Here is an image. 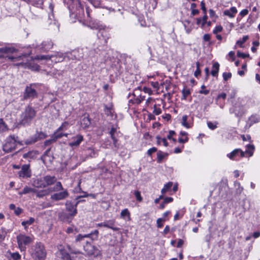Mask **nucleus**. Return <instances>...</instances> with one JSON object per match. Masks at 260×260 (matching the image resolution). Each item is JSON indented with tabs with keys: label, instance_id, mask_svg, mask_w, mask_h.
<instances>
[{
	"label": "nucleus",
	"instance_id": "obj_1",
	"mask_svg": "<svg viewBox=\"0 0 260 260\" xmlns=\"http://www.w3.org/2000/svg\"><path fill=\"white\" fill-rule=\"evenodd\" d=\"M99 231L97 230L88 234H78L75 238V243L83 244V249L88 255L94 254L95 247L91 245L90 241L98 239Z\"/></svg>",
	"mask_w": 260,
	"mask_h": 260
},
{
	"label": "nucleus",
	"instance_id": "obj_2",
	"mask_svg": "<svg viewBox=\"0 0 260 260\" xmlns=\"http://www.w3.org/2000/svg\"><path fill=\"white\" fill-rule=\"evenodd\" d=\"M37 112L30 105L27 106L19 115L17 123V127H26L30 126L36 116Z\"/></svg>",
	"mask_w": 260,
	"mask_h": 260
},
{
	"label": "nucleus",
	"instance_id": "obj_3",
	"mask_svg": "<svg viewBox=\"0 0 260 260\" xmlns=\"http://www.w3.org/2000/svg\"><path fill=\"white\" fill-rule=\"evenodd\" d=\"M32 185L36 188H44L49 186V191H58L63 190L60 182L54 184V180H34Z\"/></svg>",
	"mask_w": 260,
	"mask_h": 260
},
{
	"label": "nucleus",
	"instance_id": "obj_4",
	"mask_svg": "<svg viewBox=\"0 0 260 260\" xmlns=\"http://www.w3.org/2000/svg\"><path fill=\"white\" fill-rule=\"evenodd\" d=\"M30 253L34 260H44L46 257V251L41 242L37 243L31 247Z\"/></svg>",
	"mask_w": 260,
	"mask_h": 260
},
{
	"label": "nucleus",
	"instance_id": "obj_5",
	"mask_svg": "<svg viewBox=\"0 0 260 260\" xmlns=\"http://www.w3.org/2000/svg\"><path fill=\"white\" fill-rule=\"evenodd\" d=\"M87 26L92 29H98V36H102L106 42L107 39L109 38V34L105 29V27L98 20H91L88 22Z\"/></svg>",
	"mask_w": 260,
	"mask_h": 260
},
{
	"label": "nucleus",
	"instance_id": "obj_6",
	"mask_svg": "<svg viewBox=\"0 0 260 260\" xmlns=\"http://www.w3.org/2000/svg\"><path fill=\"white\" fill-rule=\"evenodd\" d=\"M247 149L245 151H243L240 149H235L232 152L227 154V156L232 160H235L236 157L239 155L243 157L245 156V153H248L249 156H251L253 155V151L254 150V146L252 145H248L247 146Z\"/></svg>",
	"mask_w": 260,
	"mask_h": 260
},
{
	"label": "nucleus",
	"instance_id": "obj_7",
	"mask_svg": "<svg viewBox=\"0 0 260 260\" xmlns=\"http://www.w3.org/2000/svg\"><path fill=\"white\" fill-rule=\"evenodd\" d=\"M18 137L15 135H10L6 140L5 143L3 145V149L6 152H10L16 148V143L18 141Z\"/></svg>",
	"mask_w": 260,
	"mask_h": 260
},
{
	"label": "nucleus",
	"instance_id": "obj_8",
	"mask_svg": "<svg viewBox=\"0 0 260 260\" xmlns=\"http://www.w3.org/2000/svg\"><path fill=\"white\" fill-rule=\"evenodd\" d=\"M38 84L31 83L26 86L23 92L24 100H32L37 98L38 93L36 90Z\"/></svg>",
	"mask_w": 260,
	"mask_h": 260
},
{
	"label": "nucleus",
	"instance_id": "obj_9",
	"mask_svg": "<svg viewBox=\"0 0 260 260\" xmlns=\"http://www.w3.org/2000/svg\"><path fill=\"white\" fill-rule=\"evenodd\" d=\"M30 54V53H25L24 54H22L21 55L14 56V55H10V56H6V57H8V58L14 61H20L16 64L17 66H22L23 67H26L27 66V57Z\"/></svg>",
	"mask_w": 260,
	"mask_h": 260
},
{
	"label": "nucleus",
	"instance_id": "obj_10",
	"mask_svg": "<svg viewBox=\"0 0 260 260\" xmlns=\"http://www.w3.org/2000/svg\"><path fill=\"white\" fill-rule=\"evenodd\" d=\"M16 239L19 248L21 251H25L26 250L25 246L32 241L30 237L22 234L17 236Z\"/></svg>",
	"mask_w": 260,
	"mask_h": 260
},
{
	"label": "nucleus",
	"instance_id": "obj_11",
	"mask_svg": "<svg viewBox=\"0 0 260 260\" xmlns=\"http://www.w3.org/2000/svg\"><path fill=\"white\" fill-rule=\"evenodd\" d=\"M45 137V135L42 133H36L35 134L29 137V138L25 140L24 144L26 145L32 144L39 140L43 139Z\"/></svg>",
	"mask_w": 260,
	"mask_h": 260
},
{
	"label": "nucleus",
	"instance_id": "obj_12",
	"mask_svg": "<svg viewBox=\"0 0 260 260\" xmlns=\"http://www.w3.org/2000/svg\"><path fill=\"white\" fill-rule=\"evenodd\" d=\"M19 177L22 178H30L31 172L29 165L26 164L22 166L21 170L18 173Z\"/></svg>",
	"mask_w": 260,
	"mask_h": 260
},
{
	"label": "nucleus",
	"instance_id": "obj_13",
	"mask_svg": "<svg viewBox=\"0 0 260 260\" xmlns=\"http://www.w3.org/2000/svg\"><path fill=\"white\" fill-rule=\"evenodd\" d=\"M56 256L62 260H73L68 252L60 245L58 247V250L56 253Z\"/></svg>",
	"mask_w": 260,
	"mask_h": 260
},
{
	"label": "nucleus",
	"instance_id": "obj_14",
	"mask_svg": "<svg viewBox=\"0 0 260 260\" xmlns=\"http://www.w3.org/2000/svg\"><path fill=\"white\" fill-rule=\"evenodd\" d=\"M72 141L69 143V146L72 148L78 147L83 141V136L80 134H78L74 136L71 139Z\"/></svg>",
	"mask_w": 260,
	"mask_h": 260
},
{
	"label": "nucleus",
	"instance_id": "obj_15",
	"mask_svg": "<svg viewBox=\"0 0 260 260\" xmlns=\"http://www.w3.org/2000/svg\"><path fill=\"white\" fill-rule=\"evenodd\" d=\"M80 202V201H78L75 205H73L70 201H67L66 202V210L70 212V215L71 216H74L76 215L77 213V206Z\"/></svg>",
	"mask_w": 260,
	"mask_h": 260
},
{
	"label": "nucleus",
	"instance_id": "obj_16",
	"mask_svg": "<svg viewBox=\"0 0 260 260\" xmlns=\"http://www.w3.org/2000/svg\"><path fill=\"white\" fill-rule=\"evenodd\" d=\"M69 196V193L68 191L65 189L62 191L54 193L52 194L51 197V198L54 201H59L62 200L66 198H67Z\"/></svg>",
	"mask_w": 260,
	"mask_h": 260
},
{
	"label": "nucleus",
	"instance_id": "obj_17",
	"mask_svg": "<svg viewBox=\"0 0 260 260\" xmlns=\"http://www.w3.org/2000/svg\"><path fill=\"white\" fill-rule=\"evenodd\" d=\"M230 113H234L236 117H241L245 113L244 108L243 106H236L230 109Z\"/></svg>",
	"mask_w": 260,
	"mask_h": 260
},
{
	"label": "nucleus",
	"instance_id": "obj_18",
	"mask_svg": "<svg viewBox=\"0 0 260 260\" xmlns=\"http://www.w3.org/2000/svg\"><path fill=\"white\" fill-rule=\"evenodd\" d=\"M51 56H53L54 57H51V61L55 63L62 61L65 57L64 54L59 52H55V53L51 54Z\"/></svg>",
	"mask_w": 260,
	"mask_h": 260
},
{
	"label": "nucleus",
	"instance_id": "obj_19",
	"mask_svg": "<svg viewBox=\"0 0 260 260\" xmlns=\"http://www.w3.org/2000/svg\"><path fill=\"white\" fill-rule=\"evenodd\" d=\"M50 150L51 148H48L41 156V159L44 163L47 161L51 162L53 159V157L51 154Z\"/></svg>",
	"mask_w": 260,
	"mask_h": 260
},
{
	"label": "nucleus",
	"instance_id": "obj_20",
	"mask_svg": "<svg viewBox=\"0 0 260 260\" xmlns=\"http://www.w3.org/2000/svg\"><path fill=\"white\" fill-rule=\"evenodd\" d=\"M53 43L51 41H45L42 42L39 46V49L42 51H46L52 48Z\"/></svg>",
	"mask_w": 260,
	"mask_h": 260
},
{
	"label": "nucleus",
	"instance_id": "obj_21",
	"mask_svg": "<svg viewBox=\"0 0 260 260\" xmlns=\"http://www.w3.org/2000/svg\"><path fill=\"white\" fill-rule=\"evenodd\" d=\"M70 216H71L70 213L68 214L63 211L58 213V219L63 222H70L71 221Z\"/></svg>",
	"mask_w": 260,
	"mask_h": 260
},
{
	"label": "nucleus",
	"instance_id": "obj_22",
	"mask_svg": "<svg viewBox=\"0 0 260 260\" xmlns=\"http://www.w3.org/2000/svg\"><path fill=\"white\" fill-rule=\"evenodd\" d=\"M237 13V10L236 7H232L230 9L225 10L223 12V14L225 16H229L230 18H234Z\"/></svg>",
	"mask_w": 260,
	"mask_h": 260
},
{
	"label": "nucleus",
	"instance_id": "obj_23",
	"mask_svg": "<svg viewBox=\"0 0 260 260\" xmlns=\"http://www.w3.org/2000/svg\"><path fill=\"white\" fill-rule=\"evenodd\" d=\"M115 221L114 219H111L105 221V227L111 229L114 231H118L119 228L115 226Z\"/></svg>",
	"mask_w": 260,
	"mask_h": 260
},
{
	"label": "nucleus",
	"instance_id": "obj_24",
	"mask_svg": "<svg viewBox=\"0 0 260 260\" xmlns=\"http://www.w3.org/2000/svg\"><path fill=\"white\" fill-rule=\"evenodd\" d=\"M259 121V116H258V115H252L249 118L247 122V125H248V126L250 127L252 124L257 123Z\"/></svg>",
	"mask_w": 260,
	"mask_h": 260
},
{
	"label": "nucleus",
	"instance_id": "obj_25",
	"mask_svg": "<svg viewBox=\"0 0 260 260\" xmlns=\"http://www.w3.org/2000/svg\"><path fill=\"white\" fill-rule=\"evenodd\" d=\"M16 49L12 47L6 46L0 48V53L5 54L13 53L16 51Z\"/></svg>",
	"mask_w": 260,
	"mask_h": 260
},
{
	"label": "nucleus",
	"instance_id": "obj_26",
	"mask_svg": "<svg viewBox=\"0 0 260 260\" xmlns=\"http://www.w3.org/2000/svg\"><path fill=\"white\" fill-rule=\"evenodd\" d=\"M121 218L126 219L128 221L131 220V213L127 209L122 210L120 213Z\"/></svg>",
	"mask_w": 260,
	"mask_h": 260
},
{
	"label": "nucleus",
	"instance_id": "obj_27",
	"mask_svg": "<svg viewBox=\"0 0 260 260\" xmlns=\"http://www.w3.org/2000/svg\"><path fill=\"white\" fill-rule=\"evenodd\" d=\"M104 112L107 116L113 117L114 115V111L113 109L112 105L108 107L107 105L104 106Z\"/></svg>",
	"mask_w": 260,
	"mask_h": 260
},
{
	"label": "nucleus",
	"instance_id": "obj_28",
	"mask_svg": "<svg viewBox=\"0 0 260 260\" xmlns=\"http://www.w3.org/2000/svg\"><path fill=\"white\" fill-rule=\"evenodd\" d=\"M38 154L36 151H30L27 153L23 154V157L26 159H33L36 157V155Z\"/></svg>",
	"mask_w": 260,
	"mask_h": 260
},
{
	"label": "nucleus",
	"instance_id": "obj_29",
	"mask_svg": "<svg viewBox=\"0 0 260 260\" xmlns=\"http://www.w3.org/2000/svg\"><path fill=\"white\" fill-rule=\"evenodd\" d=\"M219 64L217 62L214 63L212 66V70L211 72V75L214 77L216 76L219 72Z\"/></svg>",
	"mask_w": 260,
	"mask_h": 260
},
{
	"label": "nucleus",
	"instance_id": "obj_30",
	"mask_svg": "<svg viewBox=\"0 0 260 260\" xmlns=\"http://www.w3.org/2000/svg\"><path fill=\"white\" fill-rule=\"evenodd\" d=\"M116 132V128L115 127H112L110 131V135L111 136V139L113 141V144L115 147H117V139L115 138L114 136V134Z\"/></svg>",
	"mask_w": 260,
	"mask_h": 260
},
{
	"label": "nucleus",
	"instance_id": "obj_31",
	"mask_svg": "<svg viewBox=\"0 0 260 260\" xmlns=\"http://www.w3.org/2000/svg\"><path fill=\"white\" fill-rule=\"evenodd\" d=\"M182 96L181 98L182 100H186L187 97L190 94L191 92L189 89L184 87L182 90Z\"/></svg>",
	"mask_w": 260,
	"mask_h": 260
},
{
	"label": "nucleus",
	"instance_id": "obj_32",
	"mask_svg": "<svg viewBox=\"0 0 260 260\" xmlns=\"http://www.w3.org/2000/svg\"><path fill=\"white\" fill-rule=\"evenodd\" d=\"M168 155L167 153H164L161 151H159L157 152V162H161L162 159Z\"/></svg>",
	"mask_w": 260,
	"mask_h": 260
},
{
	"label": "nucleus",
	"instance_id": "obj_33",
	"mask_svg": "<svg viewBox=\"0 0 260 260\" xmlns=\"http://www.w3.org/2000/svg\"><path fill=\"white\" fill-rule=\"evenodd\" d=\"M173 186V183L171 182H168L167 184H165L164 188L161 189V193L162 194L165 193L166 192L170 191L171 190V187Z\"/></svg>",
	"mask_w": 260,
	"mask_h": 260
},
{
	"label": "nucleus",
	"instance_id": "obj_34",
	"mask_svg": "<svg viewBox=\"0 0 260 260\" xmlns=\"http://www.w3.org/2000/svg\"><path fill=\"white\" fill-rule=\"evenodd\" d=\"M51 57H54L53 56H51V55H37L35 57L36 59L38 60H51Z\"/></svg>",
	"mask_w": 260,
	"mask_h": 260
},
{
	"label": "nucleus",
	"instance_id": "obj_35",
	"mask_svg": "<svg viewBox=\"0 0 260 260\" xmlns=\"http://www.w3.org/2000/svg\"><path fill=\"white\" fill-rule=\"evenodd\" d=\"M34 221L35 219L32 217H30L28 220L22 221L21 224L26 229L28 225L32 224Z\"/></svg>",
	"mask_w": 260,
	"mask_h": 260
},
{
	"label": "nucleus",
	"instance_id": "obj_36",
	"mask_svg": "<svg viewBox=\"0 0 260 260\" xmlns=\"http://www.w3.org/2000/svg\"><path fill=\"white\" fill-rule=\"evenodd\" d=\"M81 124L84 125V127H87L90 124V121L89 118L84 117L82 119Z\"/></svg>",
	"mask_w": 260,
	"mask_h": 260
},
{
	"label": "nucleus",
	"instance_id": "obj_37",
	"mask_svg": "<svg viewBox=\"0 0 260 260\" xmlns=\"http://www.w3.org/2000/svg\"><path fill=\"white\" fill-rule=\"evenodd\" d=\"M188 118V116L187 115H183L182 118V122L181 124L183 126L185 127L186 128H189L190 127V126L189 124L187 122V120Z\"/></svg>",
	"mask_w": 260,
	"mask_h": 260
},
{
	"label": "nucleus",
	"instance_id": "obj_38",
	"mask_svg": "<svg viewBox=\"0 0 260 260\" xmlns=\"http://www.w3.org/2000/svg\"><path fill=\"white\" fill-rule=\"evenodd\" d=\"M55 138L56 139V140H57L58 139H59V138H61L62 136H65L66 137H68V134L67 133H59L58 132H57V131L54 133V134H53Z\"/></svg>",
	"mask_w": 260,
	"mask_h": 260
},
{
	"label": "nucleus",
	"instance_id": "obj_39",
	"mask_svg": "<svg viewBox=\"0 0 260 260\" xmlns=\"http://www.w3.org/2000/svg\"><path fill=\"white\" fill-rule=\"evenodd\" d=\"M68 126L69 123L66 121L64 122L63 123H62L61 126L58 127L57 131V132H59L60 131L67 130L68 128Z\"/></svg>",
	"mask_w": 260,
	"mask_h": 260
},
{
	"label": "nucleus",
	"instance_id": "obj_40",
	"mask_svg": "<svg viewBox=\"0 0 260 260\" xmlns=\"http://www.w3.org/2000/svg\"><path fill=\"white\" fill-rule=\"evenodd\" d=\"M134 194H135L136 200L137 201L141 202L143 200V198L141 197V192L138 190H135L134 191Z\"/></svg>",
	"mask_w": 260,
	"mask_h": 260
},
{
	"label": "nucleus",
	"instance_id": "obj_41",
	"mask_svg": "<svg viewBox=\"0 0 260 260\" xmlns=\"http://www.w3.org/2000/svg\"><path fill=\"white\" fill-rule=\"evenodd\" d=\"M218 124L217 122H215L214 123H213L211 121H208L207 122V125L209 128L214 130L217 127V124Z\"/></svg>",
	"mask_w": 260,
	"mask_h": 260
},
{
	"label": "nucleus",
	"instance_id": "obj_42",
	"mask_svg": "<svg viewBox=\"0 0 260 260\" xmlns=\"http://www.w3.org/2000/svg\"><path fill=\"white\" fill-rule=\"evenodd\" d=\"M165 219L163 218H159L156 220L157 227L161 228L164 226L163 222L165 221Z\"/></svg>",
	"mask_w": 260,
	"mask_h": 260
},
{
	"label": "nucleus",
	"instance_id": "obj_43",
	"mask_svg": "<svg viewBox=\"0 0 260 260\" xmlns=\"http://www.w3.org/2000/svg\"><path fill=\"white\" fill-rule=\"evenodd\" d=\"M7 129L5 123L2 119H0V133L5 131Z\"/></svg>",
	"mask_w": 260,
	"mask_h": 260
},
{
	"label": "nucleus",
	"instance_id": "obj_44",
	"mask_svg": "<svg viewBox=\"0 0 260 260\" xmlns=\"http://www.w3.org/2000/svg\"><path fill=\"white\" fill-rule=\"evenodd\" d=\"M36 191V190L35 189L26 186L23 188L22 192L24 194H26L31 192H35Z\"/></svg>",
	"mask_w": 260,
	"mask_h": 260
},
{
	"label": "nucleus",
	"instance_id": "obj_45",
	"mask_svg": "<svg viewBox=\"0 0 260 260\" xmlns=\"http://www.w3.org/2000/svg\"><path fill=\"white\" fill-rule=\"evenodd\" d=\"M56 139L55 138L54 135H53V136H52V138L51 139L47 140L45 141L44 145L45 146H49L52 143L56 142Z\"/></svg>",
	"mask_w": 260,
	"mask_h": 260
},
{
	"label": "nucleus",
	"instance_id": "obj_46",
	"mask_svg": "<svg viewBox=\"0 0 260 260\" xmlns=\"http://www.w3.org/2000/svg\"><path fill=\"white\" fill-rule=\"evenodd\" d=\"M248 39V36H244L242 38V40H238L237 41L236 44L239 45L240 47H242L243 44H244L247 40Z\"/></svg>",
	"mask_w": 260,
	"mask_h": 260
},
{
	"label": "nucleus",
	"instance_id": "obj_47",
	"mask_svg": "<svg viewBox=\"0 0 260 260\" xmlns=\"http://www.w3.org/2000/svg\"><path fill=\"white\" fill-rule=\"evenodd\" d=\"M200 62H196V67H197V69L196 70V71L194 72V75L195 77H198V76L199 75H200L201 74V70L200 69Z\"/></svg>",
	"mask_w": 260,
	"mask_h": 260
},
{
	"label": "nucleus",
	"instance_id": "obj_48",
	"mask_svg": "<svg viewBox=\"0 0 260 260\" xmlns=\"http://www.w3.org/2000/svg\"><path fill=\"white\" fill-rule=\"evenodd\" d=\"M205 86L204 85H202L201 86V90L199 91V93L200 94H204L205 95H207L209 93V90L206 89L205 90Z\"/></svg>",
	"mask_w": 260,
	"mask_h": 260
},
{
	"label": "nucleus",
	"instance_id": "obj_49",
	"mask_svg": "<svg viewBox=\"0 0 260 260\" xmlns=\"http://www.w3.org/2000/svg\"><path fill=\"white\" fill-rule=\"evenodd\" d=\"M11 257L14 260H18L20 259L21 255L18 252H14L11 254Z\"/></svg>",
	"mask_w": 260,
	"mask_h": 260
},
{
	"label": "nucleus",
	"instance_id": "obj_50",
	"mask_svg": "<svg viewBox=\"0 0 260 260\" xmlns=\"http://www.w3.org/2000/svg\"><path fill=\"white\" fill-rule=\"evenodd\" d=\"M222 76L224 81H227L230 79L232 77V74L231 73L224 72L222 74Z\"/></svg>",
	"mask_w": 260,
	"mask_h": 260
},
{
	"label": "nucleus",
	"instance_id": "obj_51",
	"mask_svg": "<svg viewBox=\"0 0 260 260\" xmlns=\"http://www.w3.org/2000/svg\"><path fill=\"white\" fill-rule=\"evenodd\" d=\"M222 30V27L221 25H218L215 27L213 31V34H217L218 32H220Z\"/></svg>",
	"mask_w": 260,
	"mask_h": 260
},
{
	"label": "nucleus",
	"instance_id": "obj_52",
	"mask_svg": "<svg viewBox=\"0 0 260 260\" xmlns=\"http://www.w3.org/2000/svg\"><path fill=\"white\" fill-rule=\"evenodd\" d=\"M249 54H245L244 53L241 52L240 51L237 52V56L239 57H242L243 58H246L249 56Z\"/></svg>",
	"mask_w": 260,
	"mask_h": 260
},
{
	"label": "nucleus",
	"instance_id": "obj_53",
	"mask_svg": "<svg viewBox=\"0 0 260 260\" xmlns=\"http://www.w3.org/2000/svg\"><path fill=\"white\" fill-rule=\"evenodd\" d=\"M156 151H157V148L156 147H152L147 151V154L149 156H151L153 153Z\"/></svg>",
	"mask_w": 260,
	"mask_h": 260
},
{
	"label": "nucleus",
	"instance_id": "obj_54",
	"mask_svg": "<svg viewBox=\"0 0 260 260\" xmlns=\"http://www.w3.org/2000/svg\"><path fill=\"white\" fill-rule=\"evenodd\" d=\"M14 213L16 215H19L23 211V210L19 208V207H16V208L14 210Z\"/></svg>",
	"mask_w": 260,
	"mask_h": 260
},
{
	"label": "nucleus",
	"instance_id": "obj_55",
	"mask_svg": "<svg viewBox=\"0 0 260 260\" xmlns=\"http://www.w3.org/2000/svg\"><path fill=\"white\" fill-rule=\"evenodd\" d=\"M248 13V10L247 9H244L242 10L240 12L239 15L242 17H244L246 15H247Z\"/></svg>",
	"mask_w": 260,
	"mask_h": 260
},
{
	"label": "nucleus",
	"instance_id": "obj_56",
	"mask_svg": "<svg viewBox=\"0 0 260 260\" xmlns=\"http://www.w3.org/2000/svg\"><path fill=\"white\" fill-rule=\"evenodd\" d=\"M67 248L69 250V251L71 253H74V254H77V253H79L80 252L79 251H77V250H73L72 249L70 245H68L67 246Z\"/></svg>",
	"mask_w": 260,
	"mask_h": 260
},
{
	"label": "nucleus",
	"instance_id": "obj_57",
	"mask_svg": "<svg viewBox=\"0 0 260 260\" xmlns=\"http://www.w3.org/2000/svg\"><path fill=\"white\" fill-rule=\"evenodd\" d=\"M161 113V110L160 108H157L155 106L153 110V113L156 115H158Z\"/></svg>",
	"mask_w": 260,
	"mask_h": 260
},
{
	"label": "nucleus",
	"instance_id": "obj_58",
	"mask_svg": "<svg viewBox=\"0 0 260 260\" xmlns=\"http://www.w3.org/2000/svg\"><path fill=\"white\" fill-rule=\"evenodd\" d=\"M188 141V137H186L184 139L180 138L178 139V142L180 143H185Z\"/></svg>",
	"mask_w": 260,
	"mask_h": 260
},
{
	"label": "nucleus",
	"instance_id": "obj_59",
	"mask_svg": "<svg viewBox=\"0 0 260 260\" xmlns=\"http://www.w3.org/2000/svg\"><path fill=\"white\" fill-rule=\"evenodd\" d=\"M175 134V132L174 131H170L169 135L167 136V138L171 140L172 138V136Z\"/></svg>",
	"mask_w": 260,
	"mask_h": 260
},
{
	"label": "nucleus",
	"instance_id": "obj_60",
	"mask_svg": "<svg viewBox=\"0 0 260 260\" xmlns=\"http://www.w3.org/2000/svg\"><path fill=\"white\" fill-rule=\"evenodd\" d=\"M173 201V199L172 197H167L165 199L164 202V203L167 204L171 203Z\"/></svg>",
	"mask_w": 260,
	"mask_h": 260
},
{
	"label": "nucleus",
	"instance_id": "obj_61",
	"mask_svg": "<svg viewBox=\"0 0 260 260\" xmlns=\"http://www.w3.org/2000/svg\"><path fill=\"white\" fill-rule=\"evenodd\" d=\"M201 9L204 12V13L206 14V8L205 7V4L203 1L201 2Z\"/></svg>",
	"mask_w": 260,
	"mask_h": 260
},
{
	"label": "nucleus",
	"instance_id": "obj_62",
	"mask_svg": "<svg viewBox=\"0 0 260 260\" xmlns=\"http://www.w3.org/2000/svg\"><path fill=\"white\" fill-rule=\"evenodd\" d=\"M170 229V226L169 225H166L165 228V229H164V231H163V232H162V234L164 235L167 234L169 232Z\"/></svg>",
	"mask_w": 260,
	"mask_h": 260
},
{
	"label": "nucleus",
	"instance_id": "obj_63",
	"mask_svg": "<svg viewBox=\"0 0 260 260\" xmlns=\"http://www.w3.org/2000/svg\"><path fill=\"white\" fill-rule=\"evenodd\" d=\"M203 39L205 41H209L210 40V35L209 34H205L204 35Z\"/></svg>",
	"mask_w": 260,
	"mask_h": 260
},
{
	"label": "nucleus",
	"instance_id": "obj_64",
	"mask_svg": "<svg viewBox=\"0 0 260 260\" xmlns=\"http://www.w3.org/2000/svg\"><path fill=\"white\" fill-rule=\"evenodd\" d=\"M212 238V235L211 234L207 235L205 237V240L207 242L209 243Z\"/></svg>",
	"mask_w": 260,
	"mask_h": 260
}]
</instances>
